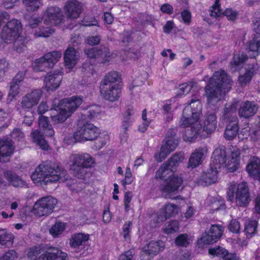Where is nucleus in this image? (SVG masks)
<instances>
[{
	"label": "nucleus",
	"instance_id": "48",
	"mask_svg": "<svg viewBox=\"0 0 260 260\" xmlns=\"http://www.w3.org/2000/svg\"><path fill=\"white\" fill-rule=\"evenodd\" d=\"M220 0H215L214 5L211 7L210 10V15L215 18H217L222 15L226 16V9L223 12L220 8Z\"/></svg>",
	"mask_w": 260,
	"mask_h": 260
},
{
	"label": "nucleus",
	"instance_id": "24",
	"mask_svg": "<svg viewBox=\"0 0 260 260\" xmlns=\"http://www.w3.org/2000/svg\"><path fill=\"white\" fill-rule=\"evenodd\" d=\"M177 145L178 140L176 138H166L165 143L161 146L160 152L159 153V158H156L157 161H161L168 154L175 149ZM156 158L157 157H156Z\"/></svg>",
	"mask_w": 260,
	"mask_h": 260
},
{
	"label": "nucleus",
	"instance_id": "11",
	"mask_svg": "<svg viewBox=\"0 0 260 260\" xmlns=\"http://www.w3.org/2000/svg\"><path fill=\"white\" fill-rule=\"evenodd\" d=\"M181 177L174 175L160 185L162 196L166 199L172 198L173 193L178 190L182 183Z\"/></svg>",
	"mask_w": 260,
	"mask_h": 260
},
{
	"label": "nucleus",
	"instance_id": "32",
	"mask_svg": "<svg viewBox=\"0 0 260 260\" xmlns=\"http://www.w3.org/2000/svg\"><path fill=\"white\" fill-rule=\"evenodd\" d=\"M240 150L235 148L229 156V172H234L240 167Z\"/></svg>",
	"mask_w": 260,
	"mask_h": 260
},
{
	"label": "nucleus",
	"instance_id": "8",
	"mask_svg": "<svg viewBox=\"0 0 260 260\" xmlns=\"http://www.w3.org/2000/svg\"><path fill=\"white\" fill-rule=\"evenodd\" d=\"M21 28V23L18 20L14 19L9 21L2 28V39L6 43L14 41L19 36Z\"/></svg>",
	"mask_w": 260,
	"mask_h": 260
},
{
	"label": "nucleus",
	"instance_id": "12",
	"mask_svg": "<svg viewBox=\"0 0 260 260\" xmlns=\"http://www.w3.org/2000/svg\"><path fill=\"white\" fill-rule=\"evenodd\" d=\"M226 149L223 145H219L213 152L210 162L211 168L219 170L226 168Z\"/></svg>",
	"mask_w": 260,
	"mask_h": 260
},
{
	"label": "nucleus",
	"instance_id": "31",
	"mask_svg": "<svg viewBox=\"0 0 260 260\" xmlns=\"http://www.w3.org/2000/svg\"><path fill=\"white\" fill-rule=\"evenodd\" d=\"M76 50L73 47H69L64 53V60L66 67L71 69L76 64L78 59Z\"/></svg>",
	"mask_w": 260,
	"mask_h": 260
},
{
	"label": "nucleus",
	"instance_id": "23",
	"mask_svg": "<svg viewBox=\"0 0 260 260\" xmlns=\"http://www.w3.org/2000/svg\"><path fill=\"white\" fill-rule=\"evenodd\" d=\"M50 111L51 120L54 124L63 122L70 116L59 104L53 105Z\"/></svg>",
	"mask_w": 260,
	"mask_h": 260
},
{
	"label": "nucleus",
	"instance_id": "39",
	"mask_svg": "<svg viewBox=\"0 0 260 260\" xmlns=\"http://www.w3.org/2000/svg\"><path fill=\"white\" fill-rule=\"evenodd\" d=\"M216 119V116L214 114H209L206 118L203 126V131L207 134H211L215 131L217 123Z\"/></svg>",
	"mask_w": 260,
	"mask_h": 260
},
{
	"label": "nucleus",
	"instance_id": "49",
	"mask_svg": "<svg viewBox=\"0 0 260 260\" xmlns=\"http://www.w3.org/2000/svg\"><path fill=\"white\" fill-rule=\"evenodd\" d=\"M23 5L26 7L28 11H36L40 7L42 0H22Z\"/></svg>",
	"mask_w": 260,
	"mask_h": 260
},
{
	"label": "nucleus",
	"instance_id": "37",
	"mask_svg": "<svg viewBox=\"0 0 260 260\" xmlns=\"http://www.w3.org/2000/svg\"><path fill=\"white\" fill-rule=\"evenodd\" d=\"M14 149V147L11 140L5 139L0 140V156L2 157L11 155Z\"/></svg>",
	"mask_w": 260,
	"mask_h": 260
},
{
	"label": "nucleus",
	"instance_id": "47",
	"mask_svg": "<svg viewBox=\"0 0 260 260\" xmlns=\"http://www.w3.org/2000/svg\"><path fill=\"white\" fill-rule=\"evenodd\" d=\"M238 120L237 117L229 122V140L234 139L237 135L239 130Z\"/></svg>",
	"mask_w": 260,
	"mask_h": 260
},
{
	"label": "nucleus",
	"instance_id": "63",
	"mask_svg": "<svg viewBox=\"0 0 260 260\" xmlns=\"http://www.w3.org/2000/svg\"><path fill=\"white\" fill-rule=\"evenodd\" d=\"M40 254V248L35 247L30 249L28 253V257L30 260H37V257Z\"/></svg>",
	"mask_w": 260,
	"mask_h": 260
},
{
	"label": "nucleus",
	"instance_id": "55",
	"mask_svg": "<svg viewBox=\"0 0 260 260\" xmlns=\"http://www.w3.org/2000/svg\"><path fill=\"white\" fill-rule=\"evenodd\" d=\"M18 254L14 250H9L0 256V260H16Z\"/></svg>",
	"mask_w": 260,
	"mask_h": 260
},
{
	"label": "nucleus",
	"instance_id": "40",
	"mask_svg": "<svg viewBox=\"0 0 260 260\" xmlns=\"http://www.w3.org/2000/svg\"><path fill=\"white\" fill-rule=\"evenodd\" d=\"M101 111V108L99 106L91 105L84 108L82 114L85 119L87 118L88 119H92L97 117Z\"/></svg>",
	"mask_w": 260,
	"mask_h": 260
},
{
	"label": "nucleus",
	"instance_id": "13",
	"mask_svg": "<svg viewBox=\"0 0 260 260\" xmlns=\"http://www.w3.org/2000/svg\"><path fill=\"white\" fill-rule=\"evenodd\" d=\"M84 52L88 58L96 59L98 62L104 63L109 61L111 56L109 49L106 46L87 49Z\"/></svg>",
	"mask_w": 260,
	"mask_h": 260
},
{
	"label": "nucleus",
	"instance_id": "57",
	"mask_svg": "<svg viewBox=\"0 0 260 260\" xmlns=\"http://www.w3.org/2000/svg\"><path fill=\"white\" fill-rule=\"evenodd\" d=\"M191 86L189 85L187 83L180 84L177 89V95H183L187 94L191 89Z\"/></svg>",
	"mask_w": 260,
	"mask_h": 260
},
{
	"label": "nucleus",
	"instance_id": "16",
	"mask_svg": "<svg viewBox=\"0 0 260 260\" xmlns=\"http://www.w3.org/2000/svg\"><path fill=\"white\" fill-rule=\"evenodd\" d=\"M61 71L47 73L44 78V83L47 90H54L60 85L62 80Z\"/></svg>",
	"mask_w": 260,
	"mask_h": 260
},
{
	"label": "nucleus",
	"instance_id": "25",
	"mask_svg": "<svg viewBox=\"0 0 260 260\" xmlns=\"http://www.w3.org/2000/svg\"><path fill=\"white\" fill-rule=\"evenodd\" d=\"M67 254L56 248L48 249L39 257V260H67Z\"/></svg>",
	"mask_w": 260,
	"mask_h": 260
},
{
	"label": "nucleus",
	"instance_id": "59",
	"mask_svg": "<svg viewBox=\"0 0 260 260\" xmlns=\"http://www.w3.org/2000/svg\"><path fill=\"white\" fill-rule=\"evenodd\" d=\"M247 58V55L243 53L235 55L231 64L236 67L239 66L245 61Z\"/></svg>",
	"mask_w": 260,
	"mask_h": 260
},
{
	"label": "nucleus",
	"instance_id": "51",
	"mask_svg": "<svg viewBox=\"0 0 260 260\" xmlns=\"http://www.w3.org/2000/svg\"><path fill=\"white\" fill-rule=\"evenodd\" d=\"M173 170L168 166L167 164L164 163L156 171L155 177L164 179Z\"/></svg>",
	"mask_w": 260,
	"mask_h": 260
},
{
	"label": "nucleus",
	"instance_id": "19",
	"mask_svg": "<svg viewBox=\"0 0 260 260\" xmlns=\"http://www.w3.org/2000/svg\"><path fill=\"white\" fill-rule=\"evenodd\" d=\"M64 10L67 16L70 19H77L80 16L82 7L76 0H71L66 3Z\"/></svg>",
	"mask_w": 260,
	"mask_h": 260
},
{
	"label": "nucleus",
	"instance_id": "7",
	"mask_svg": "<svg viewBox=\"0 0 260 260\" xmlns=\"http://www.w3.org/2000/svg\"><path fill=\"white\" fill-rule=\"evenodd\" d=\"M57 204V200L52 196L42 197L34 204L33 213L38 217L48 216L54 211Z\"/></svg>",
	"mask_w": 260,
	"mask_h": 260
},
{
	"label": "nucleus",
	"instance_id": "27",
	"mask_svg": "<svg viewBox=\"0 0 260 260\" xmlns=\"http://www.w3.org/2000/svg\"><path fill=\"white\" fill-rule=\"evenodd\" d=\"M206 150L202 147L196 149L192 152L189 158L188 168H195L203 162V156Z\"/></svg>",
	"mask_w": 260,
	"mask_h": 260
},
{
	"label": "nucleus",
	"instance_id": "42",
	"mask_svg": "<svg viewBox=\"0 0 260 260\" xmlns=\"http://www.w3.org/2000/svg\"><path fill=\"white\" fill-rule=\"evenodd\" d=\"M257 222L255 220H248L245 224L244 233L247 238L252 237L256 233Z\"/></svg>",
	"mask_w": 260,
	"mask_h": 260
},
{
	"label": "nucleus",
	"instance_id": "46",
	"mask_svg": "<svg viewBox=\"0 0 260 260\" xmlns=\"http://www.w3.org/2000/svg\"><path fill=\"white\" fill-rule=\"evenodd\" d=\"M66 226L65 223L56 221L50 229L49 233L53 237H57L63 233Z\"/></svg>",
	"mask_w": 260,
	"mask_h": 260
},
{
	"label": "nucleus",
	"instance_id": "43",
	"mask_svg": "<svg viewBox=\"0 0 260 260\" xmlns=\"http://www.w3.org/2000/svg\"><path fill=\"white\" fill-rule=\"evenodd\" d=\"M31 136L34 141L39 145L42 149H48L49 145L40 132L35 130L31 133Z\"/></svg>",
	"mask_w": 260,
	"mask_h": 260
},
{
	"label": "nucleus",
	"instance_id": "54",
	"mask_svg": "<svg viewBox=\"0 0 260 260\" xmlns=\"http://www.w3.org/2000/svg\"><path fill=\"white\" fill-rule=\"evenodd\" d=\"M223 228L217 224L212 225L208 231L210 234L215 235L218 240L220 238L223 233Z\"/></svg>",
	"mask_w": 260,
	"mask_h": 260
},
{
	"label": "nucleus",
	"instance_id": "15",
	"mask_svg": "<svg viewBox=\"0 0 260 260\" xmlns=\"http://www.w3.org/2000/svg\"><path fill=\"white\" fill-rule=\"evenodd\" d=\"M62 16V12L59 8L50 7L44 14V23L57 25L61 22Z\"/></svg>",
	"mask_w": 260,
	"mask_h": 260
},
{
	"label": "nucleus",
	"instance_id": "9",
	"mask_svg": "<svg viewBox=\"0 0 260 260\" xmlns=\"http://www.w3.org/2000/svg\"><path fill=\"white\" fill-rule=\"evenodd\" d=\"M61 56L59 51H54L45 54L43 56L37 59L35 66V69L40 72H46L52 68Z\"/></svg>",
	"mask_w": 260,
	"mask_h": 260
},
{
	"label": "nucleus",
	"instance_id": "35",
	"mask_svg": "<svg viewBox=\"0 0 260 260\" xmlns=\"http://www.w3.org/2000/svg\"><path fill=\"white\" fill-rule=\"evenodd\" d=\"M120 80V76L116 72H111L108 73L103 79L100 86H120L119 84Z\"/></svg>",
	"mask_w": 260,
	"mask_h": 260
},
{
	"label": "nucleus",
	"instance_id": "56",
	"mask_svg": "<svg viewBox=\"0 0 260 260\" xmlns=\"http://www.w3.org/2000/svg\"><path fill=\"white\" fill-rule=\"evenodd\" d=\"M240 229V224L237 219L232 220L229 224V230L232 233L239 234Z\"/></svg>",
	"mask_w": 260,
	"mask_h": 260
},
{
	"label": "nucleus",
	"instance_id": "1",
	"mask_svg": "<svg viewBox=\"0 0 260 260\" xmlns=\"http://www.w3.org/2000/svg\"><path fill=\"white\" fill-rule=\"evenodd\" d=\"M31 178L35 183L48 184L57 181H67V186L72 190L75 189L76 181L68 180L67 172L63 168L55 163H46L40 165L31 175Z\"/></svg>",
	"mask_w": 260,
	"mask_h": 260
},
{
	"label": "nucleus",
	"instance_id": "20",
	"mask_svg": "<svg viewBox=\"0 0 260 260\" xmlns=\"http://www.w3.org/2000/svg\"><path fill=\"white\" fill-rule=\"evenodd\" d=\"M218 170L211 168L202 174L197 179V182L200 185L208 186L216 182Z\"/></svg>",
	"mask_w": 260,
	"mask_h": 260
},
{
	"label": "nucleus",
	"instance_id": "4",
	"mask_svg": "<svg viewBox=\"0 0 260 260\" xmlns=\"http://www.w3.org/2000/svg\"><path fill=\"white\" fill-rule=\"evenodd\" d=\"M71 170L74 175L79 178H83L86 174V168L93 166L94 159L87 153L72 154L70 157Z\"/></svg>",
	"mask_w": 260,
	"mask_h": 260
},
{
	"label": "nucleus",
	"instance_id": "14",
	"mask_svg": "<svg viewBox=\"0 0 260 260\" xmlns=\"http://www.w3.org/2000/svg\"><path fill=\"white\" fill-rule=\"evenodd\" d=\"M258 68V64L256 63L246 65L244 71L241 72L238 77L239 84L242 86H245L249 84Z\"/></svg>",
	"mask_w": 260,
	"mask_h": 260
},
{
	"label": "nucleus",
	"instance_id": "45",
	"mask_svg": "<svg viewBox=\"0 0 260 260\" xmlns=\"http://www.w3.org/2000/svg\"><path fill=\"white\" fill-rule=\"evenodd\" d=\"M13 49L15 51L20 53L26 48L27 39L23 36H19L14 41Z\"/></svg>",
	"mask_w": 260,
	"mask_h": 260
},
{
	"label": "nucleus",
	"instance_id": "21",
	"mask_svg": "<svg viewBox=\"0 0 260 260\" xmlns=\"http://www.w3.org/2000/svg\"><path fill=\"white\" fill-rule=\"evenodd\" d=\"M258 107L254 102L246 101L240 104L239 115L240 117L248 118L257 112Z\"/></svg>",
	"mask_w": 260,
	"mask_h": 260
},
{
	"label": "nucleus",
	"instance_id": "26",
	"mask_svg": "<svg viewBox=\"0 0 260 260\" xmlns=\"http://www.w3.org/2000/svg\"><path fill=\"white\" fill-rule=\"evenodd\" d=\"M162 210L157 215L156 222H162L176 215L178 212V207L174 204L169 203L164 206Z\"/></svg>",
	"mask_w": 260,
	"mask_h": 260
},
{
	"label": "nucleus",
	"instance_id": "3",
	"mask_svg": "<svg viewBox=\"0 0 260 260\" xmlns=\"http://www.w3.org/2000/svg\"><path fill=\"white\" fill-rule=\"evenodd\" d=\"M227 79V74L222 70L215 72L210 78L205 87V95L208 104L214 105L225 96Z\"/></svg>",
	"mask_w": 260,
	"mask_h": 260
},
{
	"label": "nucleus",
	"instance_id": "44",
	"mask_svg": "<svg viewBox=\"0 0 260 260\" xmlns=\"http://www.w3.org/2000/svg\"><path fill=\"white\" fill-rule=\"evenodd\" d=\"M183 153L181 152L175 153L166 162L172 170H173L176 167L182 162L184 159Z\"/></svg>",
	"mask_w": 260,
	"mask_h": 260
},
{
	"label": "nucleus",
	"instance_id": "10",
	"mask_svg": "<svg viewBox=\"0 0 260 260\" xmlns=\"http://www.w3.org/2000/svg\"><path fill=\"white\" fill-rule=\"evenodd\" d=\"M253 29L256 34L253 35L248 45L249 51L252 53V55H249L251 57H255L260 53V32H258L260 31V13L254 17Z\"/></svg>",
	"mask_w": 260,
	"mask_h": 260
},
{
	"label": "nucleus",
	"instance_id": "52",
	"mask_svg": "<svg viewBox=\"0 0 260 260\" xmlns=\"http://www.w3.org/2000/svg\"><path fill=\"white\" fill-rule=\"evenodd\" d=\"M179 222L176 220H172L168 222L164 229L166 234H169L178 231L179 229Z\"/></svg>",
	"mask_w": 260,
	"mask_h": 260
},
{
	"label": "nucleus",
	"instance_id": "2",
	"mask_svg": "<svg viewBox=\"0 0 260 260\" xmlns=\"http://www.w3.org/2000/svg\"><path fill=\"white\" fill-rule=\"evenodd\" d=\"M201 112L202 105L197 98L192 99L189 105L184 108L180 120L181 124L186 127L183 136L184 141L192 142L198 136L202 127L199 122Z\"/></svg>",
	"mask_w": 260,
	"mask_h": 260
},
{
	"label": "nucleus",
	"instance_id": "22",
	"mask_svg": "<svg viewBox=\"0 0 260 260\" xmlns=\"http://www.w3.org/2000/svg\"><path fill=\"white\" fill-rule=\"evenodd\" d=\"M82 103V98L73 96L70 99H64L59 104L71 115Z\"/></svg>",
	"mask_w": 260,
	"mask_h": 260
},
{
	"label": "nucleus",
	"instance_id": "53",
	"mask_svg": "<svg viewBox=\"0 0 260 260\" xmlns=\"http://www.w3.org/2000/svg\"><path fill=\"white\" fill-rule=\"evenodd\" d=\"M201 241L206 244H211L217 242L218 239L215 235H212L209 231L205 232L200 239Z\"/></svg>",
	"mask_w": 260,
	"mask_h": 260
},
{
	"label": "nucleus",
	"instance_id": "6",
	"mask_svg": "<svg viewBox=\"0 0 260 260\" xmlns=\"http://www.w3.org/2000/svg\"><path fill=\"white\" fill-rule=\"evenodd\" d=\"M100 129L93 124L85 122L79 124L74 134V138L78 142L93 141L100 135Z\"/></svg>",
	"mask_w": 260,
	"mask_h": 260
},
{
	"label": "nucleus",
	"instance_id": "5",
	"mask_svg": "<svg viewBox=\"0 0 260 260\" xmlns=\"http://www.w3.org/2000/svg\"><path fill=\"white\" fill-rule=\"evenodd\" d=\"M234 199L238 206L245 207L249 204L251 199L246 182L238 184L231 183L229 187V200L232 201Z\"/></svg>",
	"mask_w": 260,
	"mask_h": 260
},
{
	"label": "nucleus",
	"instance_id": "33",
	"mask_svg": "<svg viewBox=\"0 0 260 260\" xmlns=\"http://www.w3.org/2000/svg\"><path fill=\"white\" fill-rule=\"evenodd\" d=\"M7 180L15 187H22L25 185V182L14 172L7 170L4 172Z\"/></svg>",
	"mask_w": 260,
	"mask_h": 260
},
{
	"label": "nucleus",
	"instance_id": "58",
	"mask_svg": "<svg viewBox=\"0 0 260 260\" xmlns=\"http://www.w3.org/2000/svg\"><path fill=\"white\" fill-rule=\"evenodd\" d=\"M175 243L179 246L186 247L189 244L188 236L186 234H181L179 235L175 240Z\"/></svg>",
	"mask_w": 260,
	"mask_h": 260
},
{
	"label": "nucleus",
	"instance_id": "17",
	"mask_svg": "<svg viewBox=\"0 0 260 260\" xmlns=\"http://www.w3.org/2000/svg\"><path fill=\"white\" fill-rule=\"evenodd\" d=\"M102 96L110 102L117 101L120 96L121 88L120 86H100Z\"/></svg>",
	"mask_w": 260,
	"mask_h": 260
},
{
	"label": "nucleus",
	"instance_id": "36",
	"mask_svg": "<svg viewBox=\"0 0 260 260\" xmlns=\"http://www.w3.org/2000/svg\"><path fill=\"white\" fill-rule=\"evenodd\" d=\"M246 171L250 176L254 177L259 174L260 159L256 156L250 157L246 167Z\"/></svg>",
	"mask_w": 260,
	"mask_h": 260
},
{
	"label": "nucleus",
	"instance_id": "61",
	"mask_svg": "<svg viewBox=\"0 0 260 260\" xmlns=\"http://www.w3.org/2000/svg\"><path fill=\"white\" fill-rule=\"evenodd\" d=\"M248 241L246 239L241 240L240 238L232 240V244L235 249H238L240 248L247 245Z\"/></svg>",
	"mask_w": 260,
	"mask_h": 260
},
{
	"label": "nucleus",
	"instance_id": "60",
	"mask_svg": "<svg viewBox=\"0 0 260 260\" xmlns=\"http://www.w3.org/2000/svg\"><path fill=\"white\" fill-rule=\"evenodd\" d=\"M42 21L41 18L32 16L28 20V26L32 29H37V27L39 26Z\"/></svg>",
	"mask_w": 260,
	"mask_h": 260
},
{
	"label": "nucleus",
	"instance_id": "62",
	"mask_svg": "<svg viewBox=\"0 0 260 260\" xmlns=\"http://www.w3.org/2000/svg\"><path fill=\"white\" fill-rule=\"evenodd\" d=\"M101 41V36L95 35L88 37L86 40V42L89 45L94 46L99 44Z\"/></svg>",
	"mask_w": 260,
	"mask_h": 260
},
{
	"label": "nucleus",
	"instance_id": "41",
	"mask_svg": "<svg viewBox=\"0 0 260 260\" xmlns=\"http://www.w3.org/2000/svg\"><path fill=\"white\" fill-rule=\"evenodd\" d=\"M55 30L51 27L44 26H39V27L35 29L32 33L36 38L43 37L47 38L53 34Z\"/></svg>",
	"mask_w": 260,
	"mask_h": 260
},
{
	"label": "nucleus",
	"instance_id": "38",
	"mask_svg": "<svg viewBox=\"0 0 260 260\" xmlns=\"http://www.w3.org/2000/svg\"><path fill=\"white\" fill-rule=\"evenodd\" d=\"M14 236L5 229H0V248L11 246L13 243Z\"/></svg>",
	"mask_w": 260,
	"mask_h": 260
},
{
	"label": "nucleus",
	"instance_id": "50",
	"mask_svg": "<svg viewBox=\"0 0 260 260\" xmlns=\"http://www.w3.org/2000/svg\"><path fill=\"white\" fill-rule=\"evenodd\" d=\"M209 253L211 255L222 257V260H228V251L220 246L210 248Z\"/></svg>",
	"mask_w": 260,
	"mask_h": 260
},
{
	"label": "nucleus",
	"instance_id": "30",
	"mask_svg": "<svg viewBox=\"0 0 260 260\" xmlns=\"http://www.w3.org/2000/svg\"><path fill=\"white\" fill-rule=\"evenodd\" d=\"M89 239V235L82 233L74 234L70 240V245L72 248L78 249L80 246H83Z\"/></svg>",
	"mask_w": 260,
	"mask_h": 260
},
{
	"label": "nucleus",
	"instance_id": "28",
	"mask_svg": "<svg viewBox=\"0 0 260 260\" xmlns=\"http://www.w3.org/2000/svg\"><path fill=\"white\" fill-rule=\"evenodd\" d=\"M25 75V72H19L13 79L10 83L9 96L14 98L19 93L20 85L23 80Z\"/></svg>",
	"mask_w": 260,
	"mask_h": 260
},
{
	"label": "nucleus",
	"instance_id": "18",
	"mask_svg": "<svg viewBox=\"0 0 260 260\" xmlns=\"http://www.w3.org/2000/svg\"><path fill=\"white\" fill-rule=\"evenodd\" d=\"M42 95L41 89H36L22 97L21 106L23 109H30L37 105Z\"/></svg>",
	"mask_w": 260,
	"mask_h": 260
},
{
	"label": "nucleus",
	"instance_id": "64",
	"mask_svg": "<svg viewBox=\"0 0 260 260\" xmlns=\"http://www.w3.org/2000/svg\"><path fill=\"white\" fill-rule=\"evenodd\" d=\"M11 136L13 139L19 141L24 137V134L20 128H16L12 132Z\"/></svg>",
	"mask_w": 260,
	"mask_h": 260
},
{
	"label": "nucleus",
	"instance_id": "34",
	"mask_svg": "<svg viewBox=\"0 0 260 260\" xmlns=\"http://www.w3.org/2000/svg\"><path fill=\"white\" fill-rule=\"evenodd\" d=\"M7 180L15 187H22L25 185V182L14 172L7 170L4 172Z\"/></svg>",
	"mask_w": 260,
	"mask_h": 260
},
{
	"label": "nucleus",
	"instance_id": "29",
	"mask_svg": "<svg viewBox=\"0 0 260 260\" xmlns=\"http://www.w3.org/2000/svg\"><path fill=\"white\" fill-rule=\"evenodd\" d=\"M164 247L162 241H151L143 247V251L150 256H154L162 251Z\"/></svg>",
	"mask_w": 260,
	"mask_h": 260
}]
</instances>
